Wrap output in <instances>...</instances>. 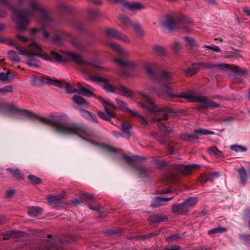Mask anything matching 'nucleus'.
<instances>
[{
  "label": "nucleus",
  "mask_w": 250,
  "mask_h": 250,
  "mask_svg": "<svg viewBox=\"0 0 250 250\" xmlns=\"http://www.w3.org/2000/svg\"><path fill=\"white\" fill-rule=\"evenodd\" d=\"M2 113L8 116L10 113H15L17 118L20 120L28 119L31 121H37L40 123L49 125L56 133L65 135H82L87 137L91 136V133L83 126L76 123L69 122V117L65 113L50 115L49 117L36 115L33 112L20 109L17 106L12 104H3L2 105Z\"/></svg>",
  "instance_id": "obj_1"
},
{
  "label": "nucleus",
  "mask_w": 250,
  "mask_h": 250,
  "mask_svg": "<svg viewBox=\"0 0 250 250\" xmlns=\"http://www.w3.org/2000/svg\"><path fill=\"white\" fill-rule=\"evenodd\" d=\"M4 5L11 9L13 15L17 17V28L20 31H25L28 25L30 20L38 15L41 21L44 24H50L52 20L49 13L38 2L37 0H31L26 8L17 10L12 6L10 0H0Z\"/></svg>",
  "instance_id": "obj_2"
},
{
  "label": "nucleus",
  "mask_w": 250,
  "mask_h": 250,
  "mask_svg": "<svg viewBox=\"0 0 250 250\" xmlns=\"http://www.w3.org/2000/svg\"><path fill=\"white\" fill-rule=\"evenodd\" d=\"M50 54L58 62L73 61L77 64H80V69L81 71L85 75H88L91 72L90 66L94 68L101 67L97 63L86 60L80 54L73 52H67V57L62 56L58 53L53 50L50 51Z\"/></svg>",
  "instance_id": "obj_3"
},
{
  "label": "nucleus",
  "mask_w": 250,
  "mask_h": 250,
  "mask_svg": "<svg viewBox=\"0 0 250 250\" xmlns=\"http://www.w3.org/2000/svg\"><path fill=\"white\" fill-rule=\"evenodd\" d=\"M139 94L142 96L144 100V102L139 103L140 106L143 108L155 114V119L153 122L166 120L167 119L169 114L173 112L171 109L167 106L157 107L153 100L146 95L144 92H139Z\"/></svg>",
  "instance_id": "obj_4"
},
{
  "label": "nucleus",
  "mask_w": 250,
  "mask_h": 250,
  "mask_svg": "<svg viewBox=\"0 0 250 250\" xmlns=\"http://www.w3.org/2000/svg\"><path fill=\"white\" fill-rule=\"evenodd\" d=\"M163 91L167 97L170 98L181 97L188 99L190 102L200 103L202 104L198 106V110L207 108H216L220 105L219 103L210 101L208 97L201 95L194 96L191 93L186 92H183L180 95L173 94L172 93L171 88L168 86V85H166Z\"/></svg>",
  "instance_id": "obj_5"
},
{
  "label": "nucleus",
  "mask_w": 250,
  "mask_h": 250,
  "mask_svg": "<svg viewBox=\"0 0 250 250\" xmlns=\"http://www.w3.org/2000/svg\"><path fill=\"white\" fill-rule=\"evenodd\" d=\"M158 66V64L156 63H147L145 65V68L147 73L154 82L162 86L163 90L166 85L173 83L175 81L171 73L168 72L164 71L159 75L156 74L154 70L157 68Z\"/></svg>",
  "instance_id": "obj_6"
},
{
  "label": "nucleus",
  "mask_w": 250,
  "mask_h": 250,
  "mask_svg": "<svg viewBox=\"0 0 250 250\" xmlns=\"http://www.w3.org/2000/svg\"><path fill=\"white\" fill-rule=\"evenodd\" d=\"M48 239L43 242L38 250H62V246L65 243L73 242L70 235H67L63 238L52 239L51 236L48 235Z\"/></svg>",
  "instance_id": "obj_7"
},
{
  "label": "nucleus",
  "mask_w": 250,
  "mask_h": 250,
  "mask_svg": "<svg viewBox=\"0 0 250 250\" xmlns=\"http://www.w3.org/2000/svg\"><path fill=\"white\" fill-rule=\"evenodd\" d=\"M192 23L190 19L184 16H181L174 20L172 16L166 15V21L163 23V26L169 30H173L177 24H180V26L187 28L188 25Z\"/></svg>",
  "instance_id": "obj_8"
},
{
  "label": "nucleus",
  "mask_w": 250,
  "mask_h": 250,
  "mask_svg": "<svg viewBox=\"0 0 250 250\" xmlns=\"http://www.w3.org/2000/svg\"><path fill=\"white\" fill-rule=\"evenodd\" d=\"M90 62H95L96 63H97L101 67L99 68H95V69H98V68H101L102 67L101 65V64L100 62L94 61H90ZM92 68H94V67L92 66H90V69L91 70V72L88 74V75H89V79L93 82H96V83H104V85L103 86V88L106 91L108 92H115L117 93L118 92V87H116L113 86V85H111L109 83V82L110 81V79L109 78H104L102 77L98 76H94V75H90V74L92 73Z\"/></svg>",
  "instance_id": "obj_9"
},
{
  "label": "nucleus",
  "mask_w": 250,
  "mask_h": 250,
  "mask_svg": "<svg viewBox=\"0 0 250 250\" xmlns=\"http://www.w3.org/2000/svg\"><path fill=\"white\" fill-rule=\"evenodd\" d=\"M200 67H203L205 69H215L221 68L223 70H230L234 73L238 75H243L245 74L246 71L244 69H241L240 67L237 66L229 65L228 64H215L210 63H199Z\"/></svg>",
  "instance_id": "obj_10"
},
{
  "label": "nucleus",
  "mask_w": 250,
  "mask_h": 250,
  "mask_svg": "<svg viewBox=\"0 0 250 250\" xmlns=\"http://www.w3.org/2000/svg\"><path fill=\"white\" fill-rule=\"evenodd\" d=\"M30 83L34 86H39L44 84H52L59 87H62L60 81L46 77H42L39 78L34 76L30 80Z\"/></svg>",
  "instance_id": "obj_11"
},
{
  "label": "nucleus",
  "mask_w": 250,
  "mask_h": 250,
  "mask_svg": "<svg viewBox=\"0 0 250 250\" xmlns=\"http://www.w3.org/2000/svg\"><path fill=\"white\" fill-rule=\"evenodd\" d=\"M104 34L107 39H115L127 43H130L129 37L125 34L113 28H107L104 30Z\"/></svg>",
  "instance_id": "obj_12"
},
{
  "label": "nucleus",
  "mask_w": 250,
  "mask_h": 250,
  "mask_svg": "<svg viewBox=\"0 0 250 250\" xmlns=\"http://www.w3.org/2000/svg\"><path fill=\"white\" fill-rule=\"evenodd\" d=\"M99 100L101 103L103 104V105L104 107V112L99 111L98 112V116L102 118V119L105 121H110L111 119L114 117V114L110 110L107 106V105H109L112 106L114 108H116V107L114 104L106 102L104 101V100L102 98H100Z\"/></svg>",
  "instance_id": "obj_13"
},
{
  "label": "nucleus",
  "mask_w": 250,
  "mask_h": 250,
  "mask_svg": "<svg viewBox=\"0 0 250 250\" xmlns=\"http://www.w3.org/2000/svg\"><path fill=\"white\" fill-rule=\"evenodd\" d=\"M113 61L124 69L132 70L137 67L136 63L132 61L124 60L119 58H115L113 59Z\"/></svg>",
  "instance_id": "obj_14"
},
{
  "label": "nucleus",
  "mask_w": 250,
  "mask_h": 250,
  "mask_svg": "<svg viewBox=\"0 0 250 250\" xmlns=\"http://www.w3.org/2000/svg\"><path fill=\"white\" fill-rule=\"evenodd\" d=\"M175 168L184 175L191 174L193 171L200 167L199 165L193 164L191 165H175Z\"/></svg>",
  "instance_id": "obj_15"
},
{
  "label": "nucleus",
  "mask_w": 250,
  "mask_h": 250,
  "mask_svg": "<svg viewBox=\"0 0 250 250\" xmlns=\"http://www.w3.org/2000/svg\"><path fill=\"white\" fill-rule=\"evenodd\" d=\"M105 45L120 56L126 57L128 55V52L125 50L119 44L114 42H106Z\"/></svg>",
  "instance_id": "obj_16"
},
{
  "label": "nucleus",
  "mask_w": 250,
  "mask_h": 250,
  "mask_svg": "<svg viewBox=\"0 0 250 250\" xmlns=\"http://www.w3.org/2000/svg\"><path fill=\"white\" fill-rule=\"evenodd\" d=\"M31 40H35L39 38L41 35H42L44 38H47L49 34L45 30L44 27H41L39 28H34L30 30Z\"/></svg>",
  "instance_id": "obj_17"
},
{
  "label": "nucleus",
  "mask_w": 250,
  "mask_h": 250,
  "mask_svg": "<svg viewBox=\"0 0 250 250\" xmlns=\"http://www.w3.org/2000/svg\"><path fill=\"white\" fill-rule=\"evenodd\" d=\"M3 240H8L11 237L19 238L20 237H26L27 234L23 231L12 230L3 234Z\"/></svg>",
  "instance_id": "obj_18"
},
{
  "label": "nucleus",
  "mask_w": 250,
  "mask_h": 250,
  "mask_svg": "<svg viewBox=\"0 0 250 250\" xmlns=\"http://www.w3.org/2000/svg\"><path fill=\"white\" fill-rule=\"evenodd\" d=\"M173 197L170 198H162L157 197L153 199L151 202V205L152 207L156 208L160 206L165 205L166 203L172 199Z\"/></svg>",
  "instance_id": "obj_19"
},
{
  "label": "nucleus",
  "mask_w": 250,
  "mask_h": 250,
  "mask_svg": "<svg viewBox=\"0 0 250 250\" xmlns=\"http://www.w3.org/2000/svg\"><path fill=\"white\" fill-rule=\"evenodd\" d=\"M171 210L173 212L181 215H185L188 213L183 203L173 205Z\"/></svg>",
  "instance_id": "obj_20"
},
{
  "label": "nucleus",
  "mask_w": 250,
  "mask_h": 250,
  "mask_svg": "<svg viewBox=\"0 0 250 250\" xmlns=\"http://www.w3.org/2000/svg\"><path fill=\"white\" fill-rule=\"evenodd\" d=\"M197 202L198 199L196 197H190L186 199L183 203L188 213L190 208H193Z\"/></svg>",
  "instance_id": "obj_21"
},
{
  "label": "nucleus",
  "mask_w": 250,
  "mask_h": 250,
  "mask_svg": "<svg viewBox=\"0 0 250 250\" xmlns=\"http://www.w3.org/2000/svg\"><path fill=\"white\" fill-rule=\"evenodd\" d=\"M144 5L140 3L134 2L130 3L127 1L124 7H122V8L123 10L125 9H129L131 10H139L144 8Z\"/></svg>",
  "instance_id": "obj_22"
},
{
  "label": "nucleus",
  "mask_w": 250,
  "mask_h": 250,
  "mask_svg": "<svg viewBox=\"0 0 250 250\" xmlns=\"http://www.w3.org/2000/svg\"><path fill=\"white\" fill-rule=\"evenodd\" d=\"M119 20L121 22L120 26L124 29H125L129 26H131L132 23L131 21L124 14H121L119 16Z\"/></svg>",
  "instance_id": "obj_23"
},
{
  "label": "nucleus",
  "mask_w": 250,
  "mask_h": 250,
  "mask_svg": "<svg viewBox=\"0 0 250 250\" xmlns=\"http://www.w3.org/2000/svg\"><path fill=\"white\" fill-rule=\"evenodd\" d=\"M77 86L78 87V88H79V94H82L84 96L88 97H91L94 96V94L93 92V90H94V89H90L84 88L81 85L80 83H79L77 84Z\"/></svg>",
  "instance_id": "obj_24"
},
{
  "label": "nucleus",
  "mask_w": 250,
  "mask_h": 250,
  "mask_svg": "<svg viewBox=\"0 0 250 250\" xmlns=\"http://www.w3.org/2000/svg\"><path fill=\"white\" fill-rule=\"evenodd\" d=\"M168 219L167 216L162 214H155L150 216L148 221L152 223H157L161 222H164Z\"/></svg>",
  "instance_id": "obj_25"
},
{
  "label": "nucleus",
  "mask_w": 250,
  "mask_h": 250,
  "mask_svg": "<svg viewBox=\"0 0 250 250\" xmlns=\"http://www.w3.org/2000/svg\"><path fill=\"white\" fill-rule=\"evenodd\" d=\"M61 85L62 86L61 88H65V90L67 93L72 94L77 93L79 94V88L78 89L76 88L74 85H71L66 83H62L61 82Z\"/></svg>",
  "instance_id": "obj_26"
},
{
  "label": "nucleus",
  "mask_w": 250,
  "mask_h": 250,
  "mask_svg": "<svg viewBox=\"0 0 250 250\" xmlns=\"http://www.w3.org/2000/svg\"><path fill=\"white\" fill-rule=\"evenodd\" d=\"M80 112L81 115L87 120L95 123H98L97 118L92 113L86 110H81Z\"/></svg>",
  "instance_id": "obj_27"
},
{
  "label": "nucleus",
  "mask_w": 250,
  "mask_h": 250,
  "mask_svg": "<svg viewBox=\"0 0 250 250\" xmlns=\"http://www.w3.org/2000/svg\"><path fill=\"white\" fill-rule=\"evenodd\" d=\"M183 39L185 42V45L191 49L194 48L199 45L197 41L193 38L186 36L183 38Z\"/></svg>",
  "instance_id": "obj_28"
},
{
  "label": "nucleus",
  "mask_w": 250,
  "mask_h": 250,
  "mask_svg": "<svg viewBox=\"0 0 250 250\" xmlns=\"http://www.w3.org/2000/svg\"><path fill=\"white\" fill-rule=\"evenodd\" d=\"M131 26L137 36L140 38H142L145 36V31L140 24L136 22L133 23Z\"/></svg>",
  "instance_id": "obj_29"
},
{
  "label": "nucleus",
  "mask_w": 250,
  "mask_h": 250,
  "mask_svg": "<svg viewBox=\"0 0 250 250\" xmlns=\"http://www.w3.org/2000/svg\"><path fill=\"white\" fill-rule=\"evenodd\" d=\"M121 126L123 137L128 139L130 136L129 130L132 128V126L127 123H122Z\"/></svg>",
  "instance_id": "obj_30"
},
{
  "label": "nucleus",
  "mask_w": 250,
  "mask_h": 250,
  "mask_svg": "<svg viewBox=\"0 0 250 250\" xmlns=\"http://www.w3.org/2000/svg\"><path fill=\"white\" fill-rule=\"evenodd\" d=\"M237 172L240 177V182L243 185H245L247 183L248 178L246 170L244 167H241L239 168Z\"/></svg>",
  "instance_id": "obj_31"
},
{
  "label": "nucleus",
  "mask_w": 250,
  "mask_h": 250,
  "mask_svg": "<svg viewBox=\"0 0 250 250\" xmlns=\"http://www.w3.org/2000/svg\"><path fill=\"white\" fill-rule=\"evenodd\" d=\"M200 69L199 63L194 64L193 67L186 70L185 75L187 77H191L195 75Z\"/></svg>",
  "instance_id": "obj_32"
},
{
  "label": "nucleus",
  "mask_w": 250,
  "mask_h": 250,
  "mask_svg": "<svg viewBox=\"0 0 250 250\" xmlns=\"http://www.w3.org/2000/svg\"><path fill=\"white\" fill-rule=\"evenodd\" d=\"M117 93H121L122 95L126 97H131L133 96L132 91L123 85L118 86Z\"/></svg>",
  "instance_id": "obj_33"
},
{
  "label": "nucleus",
  "mask_w": 250,
  "mask_h": 250,
  "mask_svg": "<svg viewBox=\"0 0 250 250\" xmlns=\"http://www.w3.org/2000/svg\"><path fill=\"white\" fill-rule=\"evenodd\" d=\"M117 104L118 105L119 107L123 110L127 111L131 113L132 114H137L136 110H132L128 108L126 104L121 101V100L117 98L116 99Z\"/></svg>",
  "instance_id": "obj_34"
},
{
  "label": "nucleus",
  "mask_w": 250,
  "mask_h": 250,
  "mask_svg": "<svg viewBox=\"0 0 250 250\" xmlns=\"http://www.w3.org/2000/svg\"><path fill=\"white\" fill-rule=\"evenodd\" d=\"M62 197V196L60 195L49 197L48 201L50 203V205L52 207L58 206V205L61 203V201Z\"/></svg>",
  "instance_id": "obj_35"
},
{
  "label": "nucleus",
  "mask_w": 250,
  "mask_h": 250,
  "mask_svg": "<svg viewBox=\"0 0 250 250\" xmlns=\"http://www.w3.org/2000/svg\"><path fill=\"white\" fill-rule=\"evenodd\" d=\"M42 211V208L39 207H33L28 209V214L31 217H36L39 215Z\"/></svg>",
  "instance_id": "obj_36"
},
{
  "label": "nucleus",
  "mask_w": 250,
  "mask_h": 250,
  "mask_svg": "<svg viewBox=\"0 0 250 250\" xmlns=\"http://www.w3.org/2000/svg\"><path fill=\"white\" fill-rule=\"evenodd\" d=\"M124 158L126 163L130 165H133L135 162L140 161L142 159V158L138 156L129 157L127 155H124Z\"/></svg>",
  "instance_id": "obj_37"
},
{
  "label": "nucleus",
  "mask_w": 250,
  "mask_h": 250,
  "mask_svg": "<svg viewBox=\"0 0 250 250\" xmlns=\"http://www.w3.org/2000/svg\"><path fill=\"white\" fill-rule=\"evenodd\" d=\"M154 51L158 55L166 56L167 54L165 48L161 45H155L153 47Z\"/></svg>",
  "instance_id": "obj_38"
},
{
  "label": "nucleus",
  "mask_w": 250,
  "mask_h": 250,
  "mask_svg": "<svg viewBox=\"0 0 250 250\" xmlns=\"http://www.w3.org/2000/svg\"><path fill=\"white\" fill-rule=\"evenodd\" d=\"M208 152L211 155L215 156L217 158H221L223 156L222 152L220 151L216 146L209 147L208 150Z\"/></svg>",
  "instance_id": "obj_39"
},
{
  "label": "nucleus",
  "mask_w": 250,
  "mask_h": 250,
  "mask_svg": "<svg viewBox=\"0 0 250 250\" xmlns=\"http://www.w3.org/2000/svg\"><path fill=\"white\" fill-rule=\"evenodd\" d=\"M7 170L10 172L12 175L18 180H20L22 178V175L21 173L20 170L18 169L8 168Z\"/></svg>",
  "instance_id": "obj_40"
},
{
  "label": "nucleus",
  "mask_w": 250,
  "mask_h": 250,
  "mask_svg": "<svg viewBox=\"0 0 250 250\" xmlns=\"http://www.w3.org/2000/svg\"><path fill=\"white\" fill-rule=\"evenodd\" d=\"M180 138L184 141H191V140L197 139V135H195V133L194 134L182 133L180 136Z\"/></svg>",
  "instance_id": "obj_41"
},
{
  "label": "nucleus",
  "mask_w": 250,
  "mask_h": 250,
  "mask_svg": "<svg viewBox=\"0 0 250 250\" xmlns=\"http://www.w3.org/2000/svg\"><path fill=\"white\" fill-rule=\"evenodd\" d=\"M194 133H195V135H197V137L199 135H214L215 134V133L212 131L202 128L194 129Z\"/></svg>",
  "instance_id": "obj_42"
},
{
  "label": "nucleus",
  "mask_w": 250,
  "mask_h": 250,
  "mask_svg": "<svg viewBox=\"0 0 250 250\" xmlns=\"http://www.w3.org/2000/svg\"><path fill=\"white\" fill-rule=\"evenodd\" d=\"M227 230V229L226 228L219 227L218 228L209 230L208 231V234L209 235H212L217 233H222L223 232H226Z\"/></svg>",
  "instance_id": "obj_43"
},
{
  "label": "nucleus",
  "mask_w": 250,
  "mask_h": 250,
  "mask_svg": "<svg viewBox=\"0 0 250 250\" xmlns=\"http://www.w3.org/2000/svg\"><path fill=\"white\" fill-rule=\"evenodd\" d=\"M138 174L140 177H146L149 175L150 170L145 167H140L138 168Z\"/></svg>",
  "instance_id": "obj_44"
},
{
  "label": "nucleus",
  "mask_w": 250,
  "mask_h": 250,
  "mask_svg": "<svg viewBox=\"0 0 250 250\" xmlns=\"http://www.w3.org/2000/svg\"><path fill=\"white\" fill-rule=\"evenodd\" d=\"M73 100L76 104H78L83 105L87 104V103L84 99L77 95H74L73 97Z\"/></svg>",
  "instance_id": "obj_45"
},
{
  "label": "nucleus",
  "mask_w": 250,
  "mask_h": 250,
  "mask_svg": "<svg viewBox=\"0 0 250 250\" xmlns=\"http://www.w3.org/2000/svg\"><path fill=\"white\" fill-rule=\"evenodd\" d=\"M14 78V76L11 73H0V80L11 81Z\"/></svg>",
  "instance_id": "obj_46"
},
{
  "label": "nucleus",
  "mask_w": 250,
  "mask_h": 250,
  "mask_svg": "<svg viewBox=\"0 0 250 250\" xmlns=\"http://www.w3.org/2000/svg\"><path fill=\"white\" fill-rule=\"evenodd\" d=\"M219 175L220 173L219 172L210 173L207 176L204 182L210 181L213 182L216 179L219 177Z\"/></svg>",
  "instance_id": "obj_47"
},
{
  "label": "nucleus",
  "mask_w": 250,
  "mask_h": 250,
  "mask_svg": "<svg viewBox=\"0 0 250 250\" xmlns=\"http://www.w3.org/2000/svg\"><path fill=\"white\" fill-rule=\"evenodd\" d=\"M27 64L30 67L37 68L40 65V62L39 61L36 59H30L27 62Z\"/></svg>",
  "instance_id": "obj_48"
},
{
  "label": "nucleus",
  "mask_w": 250,
  "mask_h": 250,
  "mask_svg": "<svg viewBox=\"0 0 250 250\" xmlns=\"http://www.w3.org/2000/svg\"><path fill=\"white\" fill-rule=\"evenodd\" d=\"M28 179L32 183L34 184L38 185L41 183L42 182L40 178L33 175H29Z\"/></svg>",
  "instance_id": "obj_49"
},
{
  "label": "nucleus",
  "mask_w": 250,
  "mask_h": 250,
  "mask_svg": "<svg viewBox=\"0 0 250 250\" xmlns=\"http://www.w3.org/2000/svg\"><path fill=\"white\" fill-rule=\"evenodd\" d=\"M230 149L235 152H245L247 151V148L244 146L238 145H232L230 146Z\"/></svg>",
  "instance_id": "obj_50"
},
{
  "label": "nucleus",
  "mask_w": 250,
  "mask_h": 250,
  "mask_svg": "<svg viewBox=\"0 0 250 250\" xmlns=\"http://www.w3.org/2000/svg\"><path fill=\"white\" fill-rule=\"evenodd\" d=\"M8 55L10 58L15 62H19L20 61V58L18 55L17 54L16 52L14 50H10L8 52Z\"/></svg>",
  "instance_id": "obj_51"
},
{
  "label": "nucleus",
  "mask_w": 250,
  "mask_h": 250,
  "mask_svg": "<svg viewBox=\"0 0 250 250\" xmlns=\"http://www.w3.org/2000/svg\"><path fill=\"white\" fill-rule=\"evenodd\" d=\"M133 116H136L138 117L139 121L143 125H148V122L146 118L144 116L139 114L137 112V114H132Z\"/></svg>",
  "instance_id": "obj_52"
},
{
  "label": "nucleus",
  "mask_w": 250,
  "mask_h": 250,
  "mask_svg": "<svg viewBox=\"0 0 250 250\" xmlns=\"http://www.w3.org/2000/svg\"><path fill=\"white\" fill-rule=\"evenodd\" d=\"M158 126L161 130L165 132L167 134H169L172 131V129L171 128L166 126L162 123H160L158 125Z\"/></svg>",
  "instance_id": "obj_53"
},
{
  "label": "nucleus",
  "mask_w": 250,
  "mask_h": 250,
  "mask_svg": "<svg viewBox=\"0 0 250 250\" xmlns=\"http://www.w3.org/2000/svg\"><path fill=\"white\" fill-rule=\"evenodd\" d=\"M12 90L13 87L11 85H6L0 88V92L3 93L10 92Z\"/></svg>",
  "instance_id": "obj_54"
},
{
  "label": "nucleus",
  "mask_w": 250,
  "mask_h": 250,
  "mask_svg": "<svg viewBox=\"0 0 250 250\" xmlns=\"http://www.w3.org/2000/svg\"><path fill=\"white\" fill-rule=\"evenodd\" d=\"M15 47L17 49V50L19 51L20 54L26 56L28 57H30L32 56V55L30 53L26 52L22 47H21L18 45H16Z\"/></svg>",
  "instance_id": "obj_55"
},
{
  "label": "nucleus",
  "mask_w": 250,
  "mask_h": 250,
  "mask_svg": "<svg viewBox=\"0 0 250 250\" xmlns=\"http://www.w3.org/2000/svg\"><path fill=\"white\" fill-rule=\"evenodd\" d=\"M202 48H206L207 49H210L212 50L213 51L216 52H221L220 48L216 45L215 46H210V45H205L202 47Z\"/></svg>",
  "instance_id": "obj_56"
},
{
  "label": "nucleus",
  "mask_w": 250,
  "mask_h": 250,
  "mask_svg": "<svg viewBox=\"0 0 250 250\" xmlns=\"http://www.w3.org/2000/svg\"><path fill=\"white\" fill-rule=\"evenodd\" d=\"M82 197L88 201H93L96 199L94 195L87 193L82 194Z\"/></svg>",
  "instance_id": "obj_57"
},
{
  "label": "nucleus",
  "mask_w": 250,
  "mask_h": 250,
  "mask_svg": "<svg viewBox=\"0 0 250 250\" xmlns=\"http://www.w3.org/2000/svg\"><path fill=\"white\" fill-rule=\"evenodd\" d=\"M33 55L40 56L42 57L43 59H44L46 61H51L52 60L51 57L47 54H41V53L37 52V53H34Z\"/></svg>",
  "instance_id": "obj_58"
},
{
  "label": "nucleus",
  "mask_w": 250,
  "mask_h": 250,
  "mask_svg": "<svg viewBox=\"0 0 250 250\" xmlns=\"http://www.w3.org/2000/svg\"><path fill=\"white\" fill-rule=\"evenodd\" d=\"M172 50L175 53H178L180 50L179 43L178 42H174L171 45Z\"/></svg>",
  "instance_id": "obj_59"
},
{
  "label": "nucleus",
  "mask_w": 250,
  "mask_h": 250,
  "mask_svg": "<svg viewBox=\"0 0 250 250\" xmlns=\"http://www.w3.org/2000/svg\"><path fill=\"white\" fill-rule=\"evenodd\" d=\"M15 193V191L14 189H9L6 191L5 194V197L6 198H11Z\"/></svg>",
  "instance_id": "obj_60"
},
{
  "label": "nucleus",
  "mask_w": 250,
  "mask_h": 250,
  "mask_svg": "<svg viewBox=\"0 0 250 250\" xmlns=\"http://www.w3.org/2000/svg\"><path fill=\"white\" fill-rule=\"evenodd\" d=\"M30 47L31 48L30 49L33 51H39L42 50V48L39 46L34 43H32L30 44Z\"/></svg>",
  "instance_id": "obj_61"
},
{
  "label": "nucleus",
  "mask_w": 250,
  "mask_h": 250,
  "mask_svg": "<svg viewBox=\"0 0 250 250\" xmlns=\"http://www.w3.org/2000/svg\"><path fill=\"white\" fill-rule=\"evenodd\" d=\"M16 37L19 41L22 42H27L29 41V39L28 37L20 34H17L16 35Z\"/></svg>",
  "instance_id": "obj_62"
},
{
  "label": "nucleus",
  "mask_w": 250,
  "mask_h": 250,
  "mask_svg": "<svg viewBox=\"0 0 250 250\" xmlns=\"http://www.w3.org/2000/svg\"><path fill=\"white\" fill-rule=\"evenodd\" d=\"M239 237L240 239H244L248 244H250V235L240 234Z\"/></svg>",
  "instance_id": "obj_63"
},
{
  "label": "nucleus",
  "mask_w": 250,
  "mask_h": 250,
  "mask_svg": "<svg viewBox=\"0 0 250 250\" xmlns=\"http://www.w3.org/2000/svg\"><path fill=\"white\" fill-rule=\"evenodd\" d=\"M59 10L61 11H65L67 10V6L64 3H60L58 5Z\"/></svg>",
  "instance_id": "obj_64"
}]
</instances>
